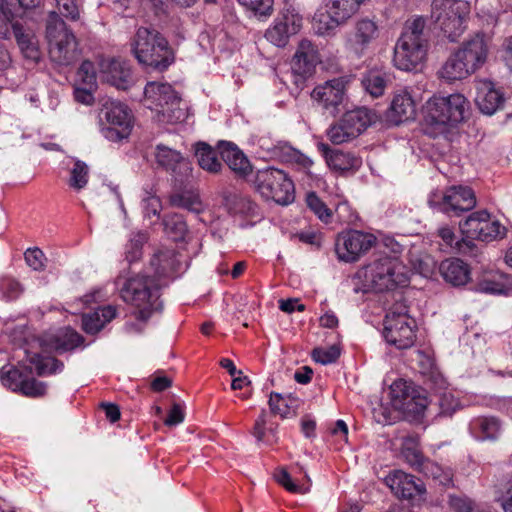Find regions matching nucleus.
I'll return each instance as SVG.
<instances>
[{
    "label": "nucleus",
    "instance_id": "f257e3e1",
    "mask_svg": "<svg viewBox=\"0 0 512 512\" xmlns=\"http://www.w3.org/2000/svg\"><path fill=\"white\" fill-rule=\"evenodd\" d=\"M160 285L153 277L135 275L127 278L120 288L122 300L132 306V315L142 324L131 323L127 327L135 332H142L143 325L154 312L161 311L163 304L159 295Z\"/></svg>",
    "mask_w": 512,
    "mask_h": 512
},
{
    "label": "nucleus",
    "instance_id": "f03ea898",
    "mask_svg": "<svg viewBox=\"0 0 512 512\" xmlns=\"http://www.w3.org/2000/svg\"><path fill=\"white\" fill-rule=\"evenodd\" d=\"M130 45L137 61L153 70L164 71L175 61L168 40L153 27H139Z\"/></svg>",
    "mask_w": 512,
    "mask_h": 512
},
{
    "label": "nucleus",
    "instance_id": "7ed1b4c3",
    "mask_svg": "<svg viewBox=\"0 0 512 512\" xmlns=\"http://www.w3.org/2000/svg\"><path fill=\"white\" fill-rule=\"evenodd\" d=\"M364 286L377 293L391 291L408 285L406 267L397 259L384 256L369 263L360 271Z\"/></svg>",
    "mask_w": 512,
    "mask_h": 512
},
{
    "label": "nucleus",
    "instance_id": "20e7f679",
    "mask_svg": "<svg viewBox=\"0 0 512 512\" xmlns=\"http://www.w3.org/2000/svg\"><path fill=\"white\" fill-rule=\"evenodd\" d=\"M144 97L147 107L157 113L159 121L173 124L186 118L187 107L170 84L148 82Z\"/></svg>",
    "mask_w": 512,
    "mask_h": 512
},
{
    "label": "nucleus",
    "instance_id": "39448f33",
    "mask_svg": "<svg viewBox=\"0 0 512 512\" xmlns=\"http://www.w3.org/2000/svg\"><path fill=\"white\" fill-rule=\"evenodd\" d=\"M462 234L467 238L458 242L462 253L472 252L476 247L473 240L491 242L505 235V229L496 220L490 219L487 210L472 212L463 222L459 223Z\"/></svg>",
    "mask_w": 512,
    "mask_h": 512
},
{
    "label": "nucleus",
    "instance_id": "423d86ee",
    "mask_svg": "<svg viewBox=\"0 0 512 512\" xmlns=\"http://www.w3.org/2000/svg\"><path fill=\"white\" fill-rule=\"evenodd\" d=\"M469 5L461 0H433L431 18L450 41H456L465 30Z\"/></svg>",
    "mask_w": 512,
    "mask_h": 512
},
{
    "label": "nucleus",
    "instance_id": "0eeeda50",
    "mask_svg": "<svg viewBox=\"0 0 512 512\" xmlns=\"http://www.w3.org/2000/svg\"><path fill=\"white\" fill-rule=\"evenodd\" d=\"M416 322L408 315V307L396 303L384 319L383 336L386 342L398 349H408L416 340Z\"/></svg>",
    "mask_w": 512,
    "mask_h": 512
},
{
    "label": "nucleus",
    "instance_id": "6e6552de",
    "mask_svg": "<svg viewBox=\"0 0 512 512\" xmlns=\"http://www.w3.org/2000/svg\"><path fill=\"white\" fill-rule=\"evenodd\" d=\"M469 103L462 94H451L447 97H433L425 107V120L428 124L445 128L454 126L465 119Z\"/></svg>",
    "mask_w": 512,
    "mask_h": 512
},
{
    "label": "nucleus",
    "instance_id": "1a4fd4ad",
    "mask_svg": "<svg viewBox=\"0 0 512 512\" xmlns=\"http://www.w3.org/2000/svg\"><path fill=\"white\" fill-rule=\"evenodd\" d=\"M98 120L101 133L109 141H120L127 138L131 133V111L119 101L103 100L98 112Z\"/></svg>",
    "mask_w": 512,
    "mask_h": 512
},
{
    "label": "nucleus",
    "instance_id": "9d476101",
    "mask_svg": "<svg viewBox=\"0 0 512 512\" xmlns=\"http://www.w3.org/2000/svg\"><path fill=\"white\" fill-rule=\"evenodd\" d=\"M254 184L266 200H273L280 205H288L294 200V184L282 170L273 167L258 170Z\"/></svg>",
    "mask_w": 512,
    "mask_h": 512
},
{
    "label": "nucleus",
    "instance_id": "9b49d317",
    "mask_svg": "<svg viewBox=\"0 0 512 512\" xmlns=\"http://www.w3.org/2000/svg\"><path fill=\"white\" fill-rule=\"evenodd\" d=\"M430 207L438 209L448 216H460L463 212L472 210L476 204L474 191L468 186L454 185L445 191L433 192L429 196Z\"/></svg>",
    "mask_w": 512,
    "mask_h": 512
},
{
    "label": "nucleus",
    "instance_id": "f8f14e48",
    "mask_svg": "<svg viewBox=\"0 0 512 512\" xmlns=\"http://www.w3.org/2000/svg\"><path fill=\"white\" fill-rule=\"evenodd\" d=\"M153 157L157 167L169 172L175 184L184 185L192 178L191 163L180 151L158 143Z\"/></svg>",
    "mask_w": 512,
    "mask_h": 512
},
{
    "label": "nucleus",
    "instance_id": "ddd939ff",
    "mask_svg": "<svg viewBox=\"0 0 512 512\" xmlns=\"http://www.w3.org/2000/svg\"><path fill=\"white\" fill-rule=\"evenodd\" d=\"M376 241L373 234L349 230L338 235L335 249L340 260L354 262L367 253L376 244Z\"/></svg>",
    "mask_w": 512,
    "mask_h": 512
},
{
    "label": "nucleus",
    "instance_id": "4468645a",
    "mask_svg": "<svg viewBox=\"0 0 512 512\" xmlns=\"http://www.w3.org/2000/svg\"><path fill=\"white\" fill-rule=\"evenodd\" d=\"M312 99L331 115L340 111V106L345 99V81L342 78H334L316 86L312 93Z\"/></svg>",
    "mask_w": 512,
    "mask_h": 512
},
{
    "label": "nucleus",
    "instance_id": "2eb2a0df",
    "mask_svg": "<svg viewBox=\"0 0 512 512\" xmlns=\"http://www.w3.org/2000/svg\"><path fill=\"white\" fill-rule=\"evenodd\" d=\"M379 29L375 21L362 18L354 24L352 33L346 40L347 46L358 56L363 55L373 41L377 39Z\"/></svg>",
    "mask_w": 512,
    "mask_h": 512
},
{
    "label": "nucleus",
    "instance_id": "dca6fc26",
    "mask_svg": "<svg viewBox=\"0 0 512 512\" xmlns=\"http://www.w3.org/2000/svg\"><path fill=\"white\" fill-rule=\"evenodd\" d=\"M302 20L294 14H284L265 32V38L277 47L287 45L289 38L300 31Z\"/></svg>",
    "mask_w": 512,
    "mask_h": 512
},
{
    "label": "nucleus",
    "instance_id": "f3484780",
    "mask_svg": "<svg viewBox=\"0 0 512 512\" xmlns=\"http://www.w3.org/2000/svg\"><path fill=\"white\" fill-rule=\"evenodd\" d=\"M100 76L103 81L122 90H126L132 83V70L125 60H103L100 64Z\"/></svg>",
    "mask_w": 512,
    "mask_h": 512
},
{
    "label": "nucleus",
    "instance_id": "a211bd4d",
    "mask_svg": "<svg viewBox=\"0 0 512 512\" xmlns=\"http://www.w3.org/2000/svg\"><path fill=\"white\" fill-rule=\"evenodd\" d=\"M385 483L397 497L404 499H410L425 492L421 480L401 470H395L387 475Z\"/></svg>",
    "mask_w": 512,
    "mask_h": 512
},
{
    "label": "nucleus",
    "instance_id": "6ab92c4d",
    "mask_svg": "<svg viewBox=\"0 0 512 512\" xmlns=\"http://www.w3.org/2000/svg\"><path fill=\"white\" fill-rule=\"evenodd\" d=\"M415 115L416 103L410 92L407 90L396 92L386 112V120L393 125H399L414 119Z\"/></svg>",
    "mask_w": 512,
    "mask_h": 512
},
{
    "label": "nucleus",
    "instance_id": "aec40b11",
    "mask_svg": "<svg viewBox=\"0 0 512 512\" xmlns=\"http://www.w3.org/2000/svg\"><path fill=\"white\" fill-rule=\"evenodd\" d=\"M457 52L475 72L486 62L488 55V43L484 34H475L465 41Z\"/></svg>",
    "mask_w": 512,
    "mask_h": 512
},
{
    "label": "nucleus",
    "instance_id": "412c9836",
    "mask_svg": "<svg viewBox=\"0 0 512 512\" xmlns=\"http://www.w3.org/2000/svg\"><path fill=\"white\" fill-rule=\"evenodd\" d=\"M427 50L420 46L411 45L397 41L394 48L393 63L394 66L403 71L416 70L424 61Z\"/></svg>",
    "mask_w": 512,
    "mask_h": 512
},
{
    "label": "nucleus",
    "instance_id": "4be33fe9",
    "mask_svg": "<svg viewBox=\"0 0 512 512\" xmlns=\"http://www.w3.org/2000/svg\"><path fill=\"white\" fill-rule=\"evenodd\" d=\"M318 62V51L314 44L308 39L301 40L292 60L294 72L301 76L310 75Z\"/></svg>",
    "mask_w": 512,
    "mask_h": 512
},
{
    "label": "nucleus",
    "instance_id": "5701e85b",
    "mask_svg": "<svg viewBox=\"0 0 512 512\" xmlns=\"http://www.w3.org/2000/svg\"><path fill=\"white\" fill-rule=\"evenodd\" d=\"M12 33L23 56L32 63H37L41 53L34 32L16 21L12 25Z\"/></svg>",
    "mask_w": 512,
    "mask_h": 512
},
{
    "label": "nucleus",
    "instance_id": "b1692460",
    "mask_svg": "<svg viewBox=\"0 0 512 512\" xmlns=\"http://www.w3.org/2000/svg\"><path fill=\"white\" fill-rule=\"evenodd\" d=\"M76 37H69L49 45L50 59L61 66H69L80 59Z\"/></svg>",
    "mask_w": 512,
    "mask_h": 512
},
{
    "label": "nucleus",
    "instance_id": "393cba45",
    "mask_svg": "<svg viewBox=\"0 0 512 512\" xmlns=\"http://www.w3.org/2000/svg\"><path fill=\"white\" fill-rule=\"evenodd\" d=\"M503 102V95L494 89L491 82H479L475 96V103L483 114H494L503 105Z\"/></svg>",
    "mask_w": 512,
    "mask_h": 512
},
{
    "label": "nucleus",
    "instance_id": "a878e982",
    "mask_svg": "<svg viewBox=\"0 0 512 512\" xmlns=\"http://www.w3.org/2000/svg\"><path fill=\"white\" fill-rule=\"evenodd\" d=\"M222 160L239 176L251 172V165L245 154L231 142H220L218 145Z\"/></svg>",
    "mask_w": 512,
    "mask_h": 512
},
{
    "label": "nucleus",
    "instance_id": "bb28decb",
    "mask_svg": "<svg viewBox=\"0 0 512 512\" xmlns=\"http://www.w3.org/2000/svg\"><path fill=\"white\" fill-rule=\"evenodd\" d=\"M398 41L416 46L421 45L422 49L428 51L429 31L426 29L425 19L419 16L407 21Z\"/></svg>",
    "mask_w": 512,
    "mask_h": 512
},
{
    "label": "nucleus",
    "instance_id": "cd10ccee",
    "mask_svg": "<svg viewBox=\"0 0 512 512\" xmlns=\"http://www.w3.org/2000/svg\"><path fill=\"white\" fill-rule=\"evenodd\" d=\"M439 269L444 280L453 286L465 285L470 279L468 265L458 258L444 260Z\"/></svg>",
    "mask_w": 512,
    "mask_h": 512
},
{
    "label": "nucleus",
    "instance_id": "c85d7f7f",
    "mask_svg": "<svg viewBox=\"0 0 512 512\" xmlns=\"http://www.w3.org/2000/svg\"><path fill=\"white\" fill-rule=\"evenodd\" d=\"M319 149L325 157L327 165L335 171H348L360 165V160L350 153L331 149L327 144H319Z\"/></svg>",
    "mask_w": 512,
    "mask_h": 512
},
{
    "label": "nucleus",
    "instance_id": "c756f323",
    "mask_svg": "<svg viewBox=\"0 0 512 512\" xmlns=\"http://www.w3.org/2000/svg\"><path fill=\"white\" fill-rule=\"evenodd\" d=\"M472 73L474 70L470 69V66L458 55L457 51L446 60L438 71L439 77L448 82L462 80Z\"/></svg>",
    "mask_w": 512,
    "mask_h": 512
},
{
    "label": "nucleus",
    "instance_id": "7c9ffc66",
    "mask_svg": "<svg viewBox=\"0 0 512 512\" xmlns=\"http://www.w3.org/2000/svg\"><path fill=\"white\" fill-rule=\"evenodd\" d=\"M471 433L478 440H495L501 432V424L494 416H480L470 423Z\"/></svg>",
    "mask_w": 512,
    "mask_h": 512
},
{
    "label": "nucleus",
    "instance_id": "2f4dec72",
    "mask_svg": "<svg viewBox=\"0 0 512 512\" xmlns=\"http://www.w3.org/2000/svg\"><path fill=\"white\" fill-rule=\"evenodd\" d=\"M150 265L158 277H166L179 270L180 262L174 250L165 249L153 255Z\"/></svg>",
    "mask_w": 512,
    "mask_h": 512
},
{
    "label": "nucleus",
    "instance_id": "473e14b6",
    "mask_svg": "<svg viewBox=\"0 0 512 512\" xmlns=\"http://www.w3.org/2000/svg\"><path fill=\"white\" fill-rule=\"evenodd\" d=\"M374 113L365 107L347 111L342 116V121L350 129V135L359 136L374 120Z\"/></svg>",
    "mask_w": 512,
    "mask_h": 512
},
{
    "label": "nucleus",
    "instance_id": "72a5a7b5",
    "mask_svg": "<svg viewBox=\"0 0 512 512\" xmlns=\"http://www.w3.org/2000/svg\"><path fill=\"white\" fill-rule=\"evenodd\" d=\"M171 194L170 204L173 207L182 208L189 212L199 214L203 211V204L197 191L192 189H181Z\"/></svg>",
    "mask_w": 512,
    "mask_h": 512
},
{
    "label": "nucleus",
    "instance_id": "f704fd0d",
    "mask_svg": "<svg viewBox=\"0 0 512 512\" xmlns=\"http://www.w3.org/2000/svg\"><path fill=\"white\" fill-rule=\"evenodd\" d=\"M45 33L48 45L63 41L65 38L75 37L74 33L67 27L66 23L55 11L49 12L47 16Z\"/></svg>",
    "mask_w": 512,
    "mask_h": 512
},
{
    "label": "nucleus",
    "instance_id": "c9c22d12",
    "mask_svg": "<svg viewBox=\"0 0 512 512\" xmlns=\"http://www.w3.org/2000/svg\"><path fill=\"white\" fill-rule=\"evenodd\" d=\"M268 403L272 413L279 414L282 417H288L291 413H296V409L299 406V399L291 394L271 392Z\"/></svg>",
    "mask_w": 512,
    "mask_h": 512
},
{
    "label": "nucleus",
    "instance_id": "e433bc0d",
    "mask_svg": "<svg viewBox=\"0 0 512 512\" xmlns=\"http://www.w3.org/2000/svg\"><path fill=\"white\" fill-rule=\"evenodd\" d=\"M197 161L199 166L209 173H219L222 163L216 156V152L206 143H198L196 146Z\"/></svg>",
    "mask_w": 512,
    "mask_h": 512
},
{
    "label": "nucleus",
    "instance_id": "4c0bfd02",
    "mask_svg": "<svg viewBox=\"0 0 512 512\" xmlns=\"http://www.w3.org/2000/svg\"><path fill=\"white\" fill-rule=\"evenodd\" d=\"M84 341L83 337L72 329H65L50 339V346L57 352L73 350Z\"/></svg>",
    "mask_w": 512,
    "mask_h": 512
},
{
    "label": "nucleus",
    "instance_id": "58836bf2",
    "mask_svg": "<svg viewBox=\"0 0 512 512\" xmlns=\"http://www.w3.org/2000/svg\"><path fill=\"white\" fill-rule=\"evenodd\" d=\"M225 205L235 214L255 215L257 205L249 196L240 193H228L224 197Z\"/></svg>",
    "mask_w": 512,
    "mask_h": 512
},
{
    "label": "nucleus",
    "instance_id": "ea45409f",
    "mask_svg": "<svg viewBox=\"0 0 512 512\" xmlns=\"http://www.w3.org/2000/svg\"><path fill=\"white\" fill-rule=\"evenodd\" d=\"M345 23L344 20L337 18L336 14L327 12L314 17L313 28L319 36H334L337 28Z\"/></svg>",
    "mask_w": 512,
    "mask_h": 512
},
{
    "label": "nucleus",
    "instance_id": "a19ab883",
    "mask_svg": "<svg viewBox=\"0 0 512 512\" xmlns=\"http://www.w3.org/2000/svg\"><path fill=\"white\" fill-rule=\"evenodd\" d=\"M364 0H329L327 12L347 22L359 9Z\"/></svg>",
    "mask_w": 512,
    "mask_h": 512
},
{
    "label": "nucleus",
    "instance_id": "79ce46f5",
    "mask_svg": "<svg viewBox=\"0 0 512 512\" xmlns=\"http://www.w3.org/2000/svg\"><path fill=\"white\" fill-rule=\"evenodd\" d=\"M386 85V74L378 70L369 71L362 78V86L374 98L384 93Z\"/></svg>",
    "mask_w": 512,
    "mask_h": 512
},
{
    "label": "nucleus",
    "instance_id": "37998d69",
    "mask_svg": "<svg viewBox=\"0 0 512 512\" xmlns=\"http://www.w3.org/2000/svg\"><path fill=\"white\" fill-rule=\"evenodd\" d=\"M163 224L166 233L174 241L184 240L186 234L188 233V226L181 214L174 213L165 216Z\"/></svg>",
    "mask_w": 512,
    "mask_h": 512
},
{
    "label": "nucleus",
    "instance_id": "c03bdc74",
    "mask_svg": "<svg viewBox=\"0 0 512 512\" xmlns=\"http://www.w3.org/2000/svg\"><path fill=\"white\" fill-rule=\"evenodd\" d=\"M391 396L393 405L397 409L411 410V402L415 397L411 394L409 388L404 382H394L391 386Z\"/></svg>",
    "mask_w": 512,
    "mask_h": 512
},
{
    "label": "nucleus",
    "instance_id": "a18cd8bd",
    "mask_svg": "<svg viewBox=\"0 0 512 512\" xmlns=\"http://www.w3.org/2000/svg\"><path fill=\"white\" fill-rule=\"evenodd\" d=\"M27 374V369L11 367L8 370H5L3 368L0 372V378L5 387L14 392H19Z\"/></svg>",
    "mask_w": 512,
    "mask_h": 512
},
{
    "label": "nucleus",
    "instance_id": "49530a36",
    "mask_svg": "<svg viewBox=\"0 0 512 512\" xmlns=\"http://www.w3.org/2000/svg\"><path fill=\"white\" fill-rule=\"evenodd\" d=\"M89 179V167L88 165L81 161L76 160L74 162L73 168L70 171V177L68 180V184L71 188L76 191L83 189Z\"/></svg>",
    "mask_w": 512,
    "mask_h": 512
},
{
    "label": "nucleus",
    "instance_id": "de8ad7c7",
    "mask_svg": "<svg viewBox=\"0 0 512 512\" xmlns=\"http://www.w3.org/2000/svg\"><path fill=\"white\" fill-rule=\"evenodd\" d=\"M435 398L439 416H451L459 407L458 399L448 390L435 394Z\"/></svg>",
    "mask_w": 512,
    "mask_h": 512
},
{
    "label": "nucleus",
    "instance_id": "09e8293b",
    "mask_svg": "<svg viewBox=\"0 0 512 512\" xmlns=\"http://www.w3.org/2000/svg\"><path fill=\"white\" fill-rule=\"evenodd\" d=\"M32 363L35 364L36 372L39 376H43L45 374H54L56 372L62 371L64 364L53 357H40L35 356L32 358Z\"/></svg>",
    "mask_w": 512,
    "mask_h": 512
},
{
    "label": "nucleus",
    "instance_id": "8fccbe9b",
    "mask_svg": "<svg viewBox=\"0 0 512 512\" xmlns=\"http://www.w3.org/2000/svg\"><path fill=\"white\" fill-rule=\"evenodd\" d=\"M274 478L281 486L292 493L305 494L309 491V485L295 483L288 471L281 467L274 473Z\"/></svg>",
    "mask_w": 512,
    "mask_h": 512
},
{
    "label": "nucleus",
    "instance_id": "3c124183",
    "mask_svg": "<svg viewBox=\"0 0 512 512\" xmlns=\"http://www.w3.org/2000/svg\"><path fill=\"white\" fill-rule=\"evenodd\" d=\"M350 132L351 130H348L347 125L340 119L327 130V137L333 144L340 145L356 138L355 135H350Z\"/></svg>",
    "mask_w": 512,
    "mask_h": 512
},
{
    "label": "nucleus",
    "instance_id": "603ef678",
    "mask_svg": "<svg viewBox=\"0 0 512 512\" xmlns=\"http://www.w3.org/2000/svg\"><path fill=\"white\" fill-rule=\"evenodd\" d=\"M306 203L310 210L313 211L321 221L325 223H329L331 221L332 211L314 192L307 195Z\"/></svg>",
    "mask_w": 512,
    "mask_h": 512
},
{
    "label": "nucleus",
    "instance_id": "864d4df0",
    "mask_svg": "<svg viewBox=\"0 0 512 512\" xmlns=\"http://www.w3.org/2000/svg\"><path fill=\"white\" fill-rule=\"evenodd\" d=\"M147 237L146 234L142 232H137L134 236L129 240V243L126 246L125 258L128 263H133L140 259L142 255V246L146 242Z\"/></svg>",
    "mask_w": 512,
    "mask_h": 512
},
{
    "label": "nucleus",
    "instance_id": "5fc2aeb1",
    "mask_svg": "<svg viewBox=\"0 0 512 512\" xmlns=\"http://www.w3.org/2000/svg\"><path fill=\"white\" fill-rule=\"evenodd\" d=\"M419 471L427 477L438 480L441 485L447 486L452 482L450 473L444 472L442 467L430 460H427Z\"/></svg>",
    "mask_w": 512,
    "mask_h": 512
},
{
    "label": "nucleus",
    "instance_id": "6e6d98bb",
    "mask_svg": "<svg viewBox=\"0 0 512 512\" xmlns=\"http://www.w3.org/2000/svg\"><path fill=\"white\" fill-rule=\"evenodd\" d=\"M238 2L258 17H268L273 11V0H238Z\"/></svg>",
    "mask_w": 512,
    "mask_h": 512
},
{
    "label": "nucleus",
    "instance_id": "4d7b16f0",
    "mask_svg": "<svg viewBox=\"0 0 512 512\" xmlns=\"http://www.w3.org/2000/svg\"><path fill=\"white\" fill-rule=\"evenodd\" d=\"M311 356L315 362L327 365L336 362L340 356V349L336 345L327 348L317 347L312 350Z\"/></svg>",
    "mask_w": 512,
    "mask_h": 512
},
{
    "label": "nucleus",
    "instance_id": "13d9d810",
    "mask_svg": "<svg viewBox=\"0 0 512 512\" xmlns=\"http://www.w3.org/2000/svg\"><path fill=\"white\" fill-rule=\"evenodd\" d=\"M46 390L47 385L44 382L29 378L27 374L19 392L28 397H40L45 395Z\"/></svg>",
    "mask_w": 512,
    "mask_h": 512
},
{
    "label": "nucleus",
    "instance_id": "bf43d9fd",
    "mask_svg": "<svg viewBox=\"0 0 512 512\" xmlns=\"http://www.w3.org/2000/svg\"><path fill=\"white\" fill-rule=\"evenodd\" d=\"M425 386L438 394L442 391L447 390V382L443 375L436 369H431L429 372L423 374Z\"/></svg>",
    "mask_w": 512,
    "mask_h": 512
},
{
    "label": "nucleus",
    "instance_id": "052dcab7",
    "mask_svg": "<svg viewBox=\"0 0 512 512\" xmlns=\"http://www.w3.org/2000/svg\"><path fill=\"white\" fill-rule=\"evenodd\" d=\"M105 325V321L101 319L99 312L84 314L82 316V328L88 334H96Z\"/></svg>",
    "mask_w": 512,
    "mask_h": 512
},
{
    "label": "nucleus",
    "instance_id": "680f3d73",
    "mask_svg": "<svg viewBox=\"0 0 512 512\" xmlns=\"http://www.w3.org/2000/svg\"><path fill=\"white\" fill-rule=\"evenodd\" d=\"M61 14L71 20H78L80 16L77 0H56Z\"/></svg>",
    "mask_w": 512,
    "mask_h": 512
},
{
    "label": "nucleus",
    "instance_id": "e2e57ef3",
    "mask_svg": "<svg viewBox=\"0 0 512 512\" xmlns=\"http://www.w3.org/2000/svg\"><path fill=\"white\" fill-rule=\"evenodd\" d=\"M26 263L34 270L44 269L45 255L39 248H29L25 254Z\"/></svg>",
    "mask_w": 512,
    "mask_h": 512
},
{
    "label": "nucleus",
    "instance_id": "0e129e2a",
    "mask_svg": "<svg viewBox=\"0 0 512 512\" xmlns=\"http://www.w3.org/2000/svg\"><path fill=\"white\" fill-rule=\"evenodd\" d=\"M78 78L85 84L92 85L95 82V71L93 64L90 61H84L77 72Z\"/></svg>",
    "mask_w": 512,
    "mask_h": 512
},
{
    "label": "nucleus",
    "instance_id": "69168bd1",
    "mask_svg": "<svg viewBox=\"0 0 512 512\" xmlns=\"http://www.w3.org/2000/svg\"><path fill=\"white\" fill-rule=\"evenodd\" d=\"M405 460L416 469L420 470L423 464L427 461L423 455L415 448H406L403 451Z\"/></svg>",
    "mask_w": 512,
    "mask_h": 512
},
{
    "label": "nucleus",
    "instance_id": "338daca9",
    "mask_svg": "<svg viewBox=\"0 0 512 512\" xmlns=\"http://www.w3.org/2000/svg\"><path fill=\"white\" fill-rule=\"evenodd\" d=\"M185 415L181 406L177 403L172 405L167 418L164 420L166 426H176L184 421Z\"/></svg>",
    "mask_w": 512,
    "mask_h": 512
},
{
    "label": "nucleus",
    "instance_id": "774afa93",
    "mask_svg": "<svg viewBox=\"0 0 512 512\" xmlns=\"http://www.w3.org/2000/svg\"><path fill=\"white\" fill-rule=\"evenodd\" d=\"M161 209V201L156 196H148L143 199V210L147 217L156 216Z\"/></svg>",
    "mask_w": 512,
    "mask_h": 512
}]
</instances>
